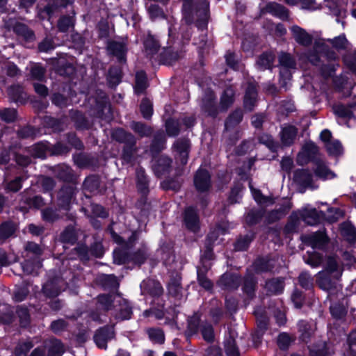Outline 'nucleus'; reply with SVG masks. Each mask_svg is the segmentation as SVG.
Segmentation results:
<instances>
[{"instance_id": "f257e3e1", "label": "nucleus", "mask_w": 356, "mask_h": 356, "mask_svg": "<svg viewBox=\"0 0 356 356\" xmlns=\"http://www.w3.org/2000/svg\"><path fill=\"white\" fill-rule=\"evenodd\" d=\"M183 1V22L189 25L193 22L194 15L199 19L197 20L196 26L199 29L204 30L207 25L209 3L202 0L198 3H193V0Z\"/></svg>"}, {"instance_id": "f03ea898", "label": "nucleus", "mask_w": 356, "mask_h": 356, "mask_svg": "<svg viewBox=\"0 0 356 356\" xmlns=\"http://www.w3.org/2000/svg\"><path fill=\"white\" fill-rule=\"evenodd\" d=\"M113 137L115 140L127 144L124 148L123 158L125 161L129 162L134 151L133 148L135 145L134 137L122 129H115L113 133Z\"/></svg>"}, {"instance_id": "7ed1b4c3", "label": "nucleus", "mask_w": 356, "mask_h": 356, "mask_svg": "<svg viewBox=\"0 0 356 356\" xmlns=\"http://www.w3.org/2000/svg\"><path fill=\"white\" fill-rule=\"evenodd\" d=\"M302 241L313 250H324L329 243V238L324 232H316L302 236Z\"/></svg>"}, {"instance_id": "20e7f679", "label": "nucleus", "mask_w": 356, "mask_h": 356, "mask_svg": "<svg viewBox=\"0 0 356 356\" xmlns=\"http://www.w3.org/2000/svg\"><path fill=\"white\" fill-rule=\"evenodd\" d=\"M212 259V252L209 248H207L203 257H202V266L197 267V281L199 284L206 290H210L213 287V283L206 276V273L209 270L210 265L205 264V260H210Z\"/></svg>"}, {"instance_id": "39448f33", "label": "nucleus", "mask_w": 356, "mask_h": 356, "mask_svg": "<svg viewBox=\"0 0 356 356\" xmlns=\"http://www.w3.org/2000/svg\"><path fill=\"white\" fill-rule=\"evenodd\" d=\"M340 279H334L331 275L325 272H318L316 275V284L323 291L330 294L334 293L339 290L338 282Z\"/></svg>"}, {"instance_id": "423d86ee", "label": "nucleus", "mask_w": 356, "mask_h": 356, "mask_svg": "<svg viewBox=\"0 0 356 356\" xmlns=\"http://www.w3.org/2000/svg\"><path fill=\"white\" fill-rule=\"evenodd\" d=\"M113 301L116 302L113 306L115 317L119 320L129 319L132 315V307L129 302L120 294L114 297Z\"/></svg>"}, {"instance_id": "0eeeda50", "label": "nucleus", "mask_w": 356, "mask_h": 356, "mask_svg": "<svg viewBox=\"0 0 356 356\" xmlns=\"http://www.w3.org/2000/svg\"><path fill=\"white\" fill-rule=\"evenodd\" d=\"M318 154V147L312 142L306 143L297 156V162L303 165L314 160Z\"/></svg>"}, {"instance_id": "6e6552de", "label": "nucleus", "mask_w": 356, "mask_h": 356, "mask_svg": "<svg viewBox=\"0 0 356 356\" xmlns=\"http://www.w3.org/2000/svg\"><path fill=\"white\" fill-rule=\"evenodd\" d=\"M321 272L331 275L334 279H340L343 272V265L335 256H329Z\"/></svg>"}, {"instance_id": "1a4fd4ad", "label": "nucleus", "mask_w": 356, "mask_h": 356, "mask_svg": "<svg viewBox=\"0 0 356 356\" xmlns=\"http://www.w3.org/2000/svg\"><path fill=\"white\" fill-rule=\"evenodd\" d=\"M65 286V282L60 277H56L47 281L43 286L44 294L49 298H54L59 295Z\"/></svg>"}, {"instance_id": "9d476101", "label": "nucleus", "mask_w": 356, "mask_h": 356, "mask_svg": "<svg viewBox=\"0 0 356 356\" xmlns=\"http://www.w3.org/2000/svg\"><path fill=\"white\" fill-rule=\"evenodd\" d=\"M299 217L309 225L316 224L319 220V216L316 209L303 208L300 211L293 212L291 216V219L298 220Z\"/></svg>"}, {"instance_id": "9b49d317", "label": "nucleus", "mask_w": 356, "mask_h": 356, "mask_svg": "<svg viewBox=\"0 0 356 356\" xmlns=\"http://www.w3.org/2000/svg\"><path fill=\"white\" fill-rule=\"evenodd\" d=\"M115 336L113 327H105L98 330L95 336L94 340L97 346L101 348H106L108 341L113 339Z\"/></svg>"}, {"instance_id": "f8f14e48", "label": "nucleus", "mask_w": 356, "mask_h": 356, "mask_svg": "<svg viewBox=\"0 0 356 356\" xmlns=\"http://www.w3.org/2000/svg\"><path fill=\"white\" fill-rule=\"evenodd\" d=\"M295 41L304 47H308L312 42V36L302 28L293 25L290 29Z\"/></svg>"}, {"instance_id": "ddd939ff", "label": "nucleus", "mask_w": 356, "mask_h": 356, "mask_svg": "<svg viewBox=\"0 0 356 356\" xmlns=\"http://www.w3.org/2000/svg\"><path fill=\"white\" fill-rule=\"evenodd\" d=\"M201 107L203 111L209 115H215L216 114V105L213 92L208 90L205 91L202 99Z\"/></svg>"}, {"instance_id": "4468645a", "label": "nucleus", "mask_w": 356, "mask_h": 356, "mask_svg": "<svg viewBox=\"0 0 356 356\" xmlns=\"http://www.w3.org/2000/svg\"><path fill=\"white\" fill-rule=\"evenodd\" d=\"M140 288L143 293H149L154 297L160 296L163 292L161 284L151 279L143 280L140 284Z\"/></svg>"}, {"instance_id": "2eb2a0df", "label": "nucleus", "mask_w": 356, "mask_h": 356, "mask_svg": "<svg viewBox=\"0 0 356 356\" xmlns=\"http://www.w3.org/2000/svg\"><path fill=\"white\" fill-rule=\"evenodd\" d=\"M194 184L197 191L202 192L207 191L211 186L208 171L204 169L198 170L194 178Z\"/></svg>"}, {"instance_id": "dca6fc26", "label": "nucleus", "mask_w": 356, "mask_h": 356, "mask_svg": "<svg viewBox=\"0 0 356 356\" xmlns=\"http://www.w3.org/2000/svg\"><path fill=\"white\" fill-rule=\"evenodd\" d=\"M177 152V159H179L181 165H185L188 161L190 142L188 139H181L174 145Z\"/></svg>"}, {"instance_id": "f3484780", "label": "nucleus", "mask_w": 356, "mask_h": 356, "mask_svg": "<svg viewBox=\"0 0 356 356\" xmlns=\"http://www.w3.org/2000/svg\"><path fill=\"white\" fill-rule=\"evenodd\" d=\"M74 195V188L72 186L62 188L58 193V201L61 208L65 210L70 209V204Z\"/></svg>"}, {"instance_id": "a211bd4d", "label": "nucleus", "mask_w": 356, "mask_h": 356, "mask_svg": "<svg viewBox=\"0 0 356 356\" xmlns=\"http://www.w3.org/2000/svg\"><path fill=\"white\" fill-rule=\"evenodd\" d=\"M184 222L188 229L193 232H196L199 228V218L196 211L188 207L185 211Z\"/></svg>"}, {"instance_id": "6ab92c4d", "label": "nucleus", "mask_w": 356, "mask_h": 356, "mask_svg": "<svg viewBox=\"0 0 356 356\" xmlns=\"http://www.w3.org/2000/svg\"><path fill=\"white\" fill-rule=\"evenodd\" d=\"M316 327L314 323L305 321H300L298 323V331L300 332V339L305 343H307L314 334Z\"/></svg>"}, {"instance_id": "aec40b11", "label": "nucleus", "mask_w": 356, "mask_h": 356, "mask_svg": "<svg viewBox=\"0 0 356 356\" xmlns=\"http://www.w3.org/2000/svg\"><path fill=\"white\" fill-rule=\"evenodd\" d=\"M172 160L165 156H161L155 161L153 169L157 176H161L169 172Z\"/></svg>"}, {"instance_id": "412c9836", "label": "nucleus", "mask_w": 356, "mask_h": 356, "mask_svg": "<svg viewBox=\"0 0 356 356\" xmlns=\"http://www.w3.org/2000/svg\"><path fill=\"white\" fill-rule=\"evenodd\" d=\"M257 92L254 84H249L244 97V106L248 111H252L257 102Z\"/></svg>"}, {"instance_id": "4be33fe9", "label": "nucleus", "mask_w": 356, "mask_h": 356, "mask_svg": "<svg viewBox=\"0 0 356 356\" xmlns=\"http://www.w3.org/2000/svg\"><path fill=\"white\" fill-rule=\"evenodd\" d=\"M291 208V203L289 200H286L284 204L278 209L270 211L266 216V220L271 223L280 220L286 213Z\"/></svg>"}, {"instance_id": "5701e85b", "label": "nucleus", "mask_w": 356, "mask_h": 356, "mask_svg": "<svg viewBox=\"0 0 356 356\" xmlns=\"http://www.w3.org/2000/svg\"><path fill=\"white\" fill-rule=\"evenodd\" d=\"M108 51L110 54L115 56L120 61L124 60V56L127 51L124 42L111 41L108 44Z\"/></svg>"}, {"instance_id": "b1692460", "label": "nucleus", "mask_w": 356, "mask_h": 356, "mask_svg": "<svg viewBox=\"0 0 356 356\" xmlns=\"http://www.w3.org/2000/svg\"><path fill=\"white\" fill-rule=\"evenodd\" d=\"M298 129L293 126L284 127L281 132V140L284 145L289 146L292 145L296 138Z\"/></svg>"}, {"instance_id": "393cba45", "label": "nucleus", "mask_w": 356, "mask_h": 356, "mask_svg": "<svg viewBox=\"0 0 356 356\" xmlns=\"http://www.w3.org/2000/svg\"><path fill=\"white\" fill-rule=\"evenodd\" d=\"M314 48L315 51L317 53H320V55H316V54H310L308 56V60L309 62H311L313 65H318L320 62V59L322 57H324L323 55L324 51H325V40L323 39H318L315 40Z\"/></svg>"}, {"instance_id": "a878e982", "label": "nucleus", "mask_w": 356, "mask_h": 356, "mask_svg": "<svg viewBox=\"0 0 356 356\" xmlns=\"http://www.w3.org/2000/svg\"><path fill=\"white\" fill-rule=\"evenodd\" d=\"M356 108V99L348 106L337 104L333 106L334 113L341 118H350L353 116V109Z\"/></svg>"}, {"instance_id": "bb28decb", "label": "nucleus", "mask_w": 356, "mask_h": 356, "mask_svg": "<svg viewBox=\"0 0 356 356\" xmlns=\"http://www.w3.org/2000/svg\"><path fill=\"white\" fill-rule=\"evenodd\" d=\"M340 232L343 237L350 243L356 241V229L349 222H345L340 226Z\"/></svg>"}, {"instance_id": "cd10ccee", "label": "nucleus", "mask_w": 356, "mask_h": 356, "mask_svg": "<svg viewBox=\"0 0 356 356\" xmlns=\"http://www.w3.org/2000/svg\"><path fill=\"white\" fill-rule=\"evenodd\" d=\"M267 9L269 13L282 20H285L289 18V11L282 5L276 3H270L267 6Z\"/></svg>"}, {"instance_id": "c85d7f7f", "label": "nucleus", "mask_w": 356, "mask_h": 356, "mask_svg": "<svg viewBox=\"0 0 356 356\" xmlns=\"http://www.w3.org/2000/svg\"><path fill=\"white\" fill-rule=\"evenodd\" d=\"M296 180L302 186L312 189L315 188L312 184V175L306 170H302L296 173Z\"/></svg>"}, {"instance_id": "c756f323", "label": "nucleus", "mask_w": 356, "mask_h": 356, "mask_svg": "<svg viewBox=\"0 0 356 356\" xmlns=\"http://www.w3.org/2000/svg\"><path fill=\"white\" fill-rule=\"evenodd\" d=\"M8 95L12 101L17 103H24L26 99V95L23 88L19 86H13L8 88Z\"/></svg>"}, {"instance_id": "7c9ffc66", "label": "nucleus", "mask_w": 356, "mask_h": 356, "mask_svg": "<svg viewBox=\"0 0 356 356\" xmlns=\"http://www.w3.org/2000/svg\"><path fill=\"white\" fill-rule=\"evenodd\" d=\"M47 356H61L65 352L64 346L60 341L51 339L47 343Z\"/></svg>"}, {"instance_id": "2f4dec72", "label": "nucleus", "mask_w": 356, "mask_h": 356, "mask_svg": "<svg viewBox=\"0 0 356 356\" xmlns=\"http://www.w3.org/2000/svg\"><path fill=\"white\" fill-rule=\"evenodd\" d=\"M274 60V54L271 53H264L258 58L257 61V66L260 70L270 69L273 65Z\"/></svg>"}, {"instance_id": "473e14b6", "label": "nucleus", "mask_w": 356, "mask_h": 356, "mask_svg": "<svg viewBox=\"0 0 356 356\" xmlns=\"http://www.w3.org/2000/svg\"><path fill=\"white\" fill-rule=\"evenodd\" d=\"M332 350L325 342H321L310 349V356H332Z\"/></svg>"}, {"instance_id": "72a5a7b5", "label": "nucleus", "mask_w": 356, "mask_h": 356, "mask_svg": "<svg viewBox=\"0 0 356 356\" xmlns=\"http://www.w3.org/2000/svg\"><path fill=\"white\" fill-rule=\"evenodd\" d=\"M145 51L147 56H153L159 49V44L151 35H148L144 41Z\"/></svg>"}, {"instance_id": "f704fd0d", "label": "nucleus", "mask_w": 356, "mask_h": 356, "mask_svg": "<svg viewBox=\"0 0 356 356\" xmlns=\"http://www.w3.org/2000/svg\"><path fill=\"white\" fill-rule=\"evenodd\" d=\"M303 258L306 264L314 268L318 266L323 261L322 254L314 250L312 252H307V255H305Z\"/></svg>"}, {"instance_id": "c9c22d12", "label": "nucleus", "mask_w": 356, "mask_h": 356, "mask_svg": "<svg viewBox=\"0 0 356 356\" xmlns=\"http://www.w3.org/2000/svg\"><path fill=\"white\" fill-rule=\"evenodd\" d=\"M60 240L65 243L74 244L77 240V233L72 226H69L61 233Z\"/></svg>"}, {"instance_id": "e433bc0d", "label": "nucleus", "mask_w": 356, "mask_h": 356, "mask_svg": "<svg viewBox=\"0 0 356 356\" xmlns=\"http://www.w3.org/2000/svg\"><path fill=\"white\" fill-rule=\"evenodd\" d=\"M136 184L138 189L142 193H146L147 192V180L145 174V170L142 168L136 170Z\"/></svg>"}, {"instance_id": "4c0bfd02", "label": "nucleus", "mask_w": 356, "mask_h": 356, "mask_svg": "<svg viewBox=\"0 0 356 356\" xmlns=\"http://www.w3.org/2000/svg\"><path fill=\"white\" fill-rule=\"evenodd\" d=\"M147 86V76L143 71L138 72L136 74L135 92L137 94L142 93Z\"/></svg>"}, {"instance_id": "58836bf2", "label": "nucleus", "mask_w": 356, "mask_h": 356, "mask_svg": "<svg viewBox=\"0 0 356 356\" xmlns=\"http://www.w3.org/2000/svg\"><path fill=\"white\" fill-rule=\"evenodd\" d=\"M266 288L271 293H280L283 291L284 282L282 279H273L266 283Z\"/></svg>"}, {"instance_id": "ea45409f", "label": "nucleus", "mask_w": 356, "mask_h": 356, "mask_svg": "<svg viewBox=\"0 0 356 356\" xmlns=\"http://www.w3.org/2000/svg\"><path fill=\"white\" fill-rule=\"evenodd\" d=\"M250 188L254 199L259 204L269 206L274 203V200L271 197L264 196L259 190L254 188L250 184Z\"/></svg>"}, {"instance_id": "a19ab883", "label": "nucleus", "mask_w": 356, "mask_h": 356, "mask_svg": "<svg viewBox=\"0 0 356 356\" xmlns=\"http://www.w3.org/2000/svg\"><path fill=\"white\" fill-rule=\"evenodd\" d=\"M315 174L318 177L324 179H332L334 177V174L321 161L317 163Z\"/></svg>"}, {"instance_id": "79ce46f5", "label": "nucleus", "mask_w": 356, "mask_h": 356, "mask_svg": "<svg viewBox=\"0 0 356 356\" xmlns=\"http://www.w3.org/2000/svg\"><path fill=\"white\" fill-rule=\"evenodd\" d=\"M114 294L112 296L109 295H99L97 298L98 302L100 306L105 310H109L113 308L114 305L116 304L115 302L113 301L114 297L117 295Z\"/></svg>"}, {"instance_id": "37998d69", "label": "nucleus", "mask_w": 356, "mask_h": 356, "mask_svg": "<svg viewBox=\"0 0 356 356\" xmlns=\"http://www.w3.org/2000/svg\"><path fill=\"white\" fill-rule=\"evenodd\" d=\"M146 332L152 341L159 343H163L164 334L160 328H148Z\"/></svg>"}, {"instance_id": "c03bdc74", "label": "nucleus", "mask_w": 356, "mask_h": 356, "mask_svg": "<svg viewBox=\"0 0 356 356\" xmlns=\"http://www.w3.org/2000/svg\"><path fill=\"white\" fill-rule=\"evenodd\" d=\"M56 173L58 177L65 181H70L73 177L72 169L65 165H58L56 168Z\"/></svg>"}, {"instance_id": "a18cd8bd", "label": "nucleus", "mask_w": 356, "mask_h": 356, "mask_svg": "<svg viewBox=\"0 0 356 356\" xmlns=\"http://www.w3.org/2000/svg\"><path fill=\"white\" fill-rule=\"evenodd\" d=\"M325 148L330 155L338 156L343 152L342 145L338 140L334 139L331 142L326 143Z\"/></svg>"}, {"instance_id": "49530a36", "label": "nucleus", "mask_w": 356, "mask_h": 356, "mask_svg": "<svg viewBox=\"0 0 356 356\" xmlns=\"http://www.w3.org/2000/svg\"><path fill=\"white\" fill-rule=\"evenodd\" d=\"M234 89L231 87L226 88L225 90V91L223 92L222 97H221L220 104H221L222 106L224 108H227L234 102Z\"/></svg>"}, {"instance_id": "de8ad7c7", "label": "nucleus", "mask_w": 356, "mask_h": 356, "mask_svg": "<svg viewBox=\"0 0 356 356\" xmlns=\"http://www.w3.org/2000/svg\"><path fill=\"white\" fill-rule=\"evenodd\" d=\"M42 266V264L39 260L31 261H25L22 264V267L24 273L26 274H33Z\"/></svg>"}, {"instance_id": "09e8293b", "label": "nucleus", "mask_w": 356, "mask_h": 356, "mask_svg": "<svg viewBox=\"0 0 356 356\" xmlns=\"http://www.w3.org/2000/svg\"><path fill=\"white\" fill-rule=\"evenodd\" d=\"M101 282L105 289H116L119 286L117 277L113 275H102Z\"/></svg>"}, {"instance_id": "8fccbe9b", "label": "nucleus", "mask_w": 356, "mask_h": 356, "mask_svg": "<svg viewBox=\"0 0 356 356\" xmlns=\"http://www.w3.org/2000/svg\"><path fill=\"white\" fill-rule=\"evenodd\" d=\"M15 227L10 222L3 223L0 226V241H4L13 234Z\"/></svg>"}, {"instance_id": "3c124183", "label": "nucleus", "mask_w": 356, "mask_h": 356, "mask_svg": "<svg viewBox=\"0 0 356 356\" xmlns=\"http://www.w3.org/2000/svg\"><path fill=\"white\" fill-rule=\"evenodd\" d=\"M147 10L150 18L153 20L163 18L165 16L163 10L158 5L152 3L147 4Z\"/></svg>"}, {"instance_id": "603ef678", "label": "nucleus", "mask_w": 356, "mask_h": 356, "mask_svg": "<svg viewBox=\"0 0 356 356\" xmlns=\"http://www.w3.org/2000/svg\"><path fill=\"white\" fill-rule=\"evenodd\" d=\"M280 64L286 69L294 68L296 62L289 54L282 53L279 56Z\"/></svg>"}, {"instance_id": "864d4df0", "label": "nucleus", "mask_w": 356, "mask_h": 356, "mask_svg": "<svg viewBox=\"0 0 356 356\" xmlns=\"http://www.w3.org/2000/svg\"><path fill=\"white\" fill-rule=\"evenodd\" d=\"M140 111L143 118L149 119L152 115V104L150 100L145 98L140 104Z\"/></svg>"}, {"instance_id": "5fc2aeb1", "label": "nucleus", "mask_w": 356, "mask_h": 356, "mask_svg": "<svg viewBox=\"0 0 356 356\" xmlns=\"http://www.w3.org/2000/svg\"><path fill=\"white\" fill-rule=\"evenodd\" d=\"M327 40L331 44H332L334 48L337 49H345L348 48V46L349 44L348 41L347 40L344 35H341L334 38L332 40L329 39Z\"/></svg>"}, {"instance_id": "6e6d98bb", "label": "nucleus", "mask_w": 356, "mask_h": 356, "mask_svg": "<svg viewBox=\"0 0 356 356\" xmlns=\"http://www.w3.org/2000/svg\"><path fill=\"white\" fill-rule=\"evenodd\" d=\"M298 281L300 286L305 289H309L313 286L314 280L308 273H302L299 275Z\"/></svg>"}, {"instance_id": "4d7b16f0", "label": "nucleus", "mask_w": 356, "mask_h": 356, "mask_svg": "<svg viewBox=\"0 0 356 356\" xmlns=\"http://www.w3.org/2000/svg\"><path fill=\"white\" fill-rule=\"evenodd\" d=\"M330 312L334 318L341 319L346 314V309L341 304H333L330 306Z\"/></svg>"}, {"instance_id": "13d9d810", "label": "nucleus", "mask_w": 356, "mask_h": 356, "mask_svg": "<svg viewBox=\"0 0 356 356\" xmlns=\"http://www.w3.org/2000/svg\"><path fill=\"white\" fill-rule=\"evenodd\" d=\"M225 348L227 356H239L236 341L234 339H227L225 343Z\"/></svg>"}, {"instance_id": "bf43d9fd", "label": "nucleus", "mask_w": 356, "mask_h": 356, "mask_svg": "<svg viewBox=\"0 0 356 356\" xmlns=\"http://www.w3.org/2000/svg\"><path fill=\"white\" fill-rule=\"evenodd\" d=\"M45 69L38 64L34 65L31 70V78L42 81L44 79Z\"/></svg>"}, {"instance_id": "052dcab7", "label": "nucleus", "mask_w": 356, "mask_h": 356, "mask_svg": "<svg viewBox=\"0 0 356 356\" xmlns=\"http://www.w3.org/2000/svg\"><path fill=\"white\" fill-rule=\"evenodd\" d=\"M243 118V113L241 110L235 111L232 113L225 122V127L228 129L229 127L238 124Z\"/></svg>"}, {"instance_id": "680f3d73", "label": "nucleus", "mask_w": 356, "mask_h": 356, "mask_svg": "<svg viewBox=\"0 0 356 356\" xmlns=\"http://www.w3.org/2000/svg\"><path fill=\"white\" fill-rule=\"evenodd\" d=\"M33 346V343L29 341L19 343L15 348L16 356H26Z\"/></svg>"}, {"instance_id": "e2e57ef3", "label": "nucleus", "mask_w": 356, "mask_h": 356, "mask_svg": "<svg viewBox=\"0 0 356 356\" xmlns=\"http://www.w3.org/2000/svg\"><path fill=\"white\" fill-rule=\"evenodd\" d=\"M131 128L141 136H148L151 134V129L140 122H133Z\"/></svg>"}, {"instance_id": "0e129e2a", "label": "nucleus", "mask_w": 356, "mask_h": 356, "mask_svg": "<svg viewBox=\"0 0 356 356\" xmlns=\"http://www.w3.org/2000/svg\"><path fill=\"white\" fill-rule=\"evenodd\" d=\"M121 79V71L119 68L112 67L108 71V81L115 86L118 84Z\"/></svg>"}, {"instance_id": "69168bd1", "label": "nucleus", "mask_w": 356, "mask_h": 356, "mask_svg": "<svg viewBox=\"0 0 356 356\" xmlns=\"http://www.w3.org/2000/svg\"><path fill=\"white\" fill-rule=\"evenodd\" d=\"M252 240V236L250 235H245L244 237L238 238L235 243V249L238 251L246 250Z\"/></svg>"}, {"instance_id": "338daca9", "label": "nucleus", "mask_w": 356, "mask_h": 356, "mask_svg": "<svg viewBox=\"0 0 356 356\" xmlns=\"http://www.w3.org/2000/svg\"><path fill=\"white\" fill-rule=\"evenodd\" d=\"M0 118L6 122H11L16 118L15 109L6 108L0 111Z\"/></svg>"}, {"instance_id": "774afa93", "label": "nucleus", "mask_w": 356, "mask_h": 356, "mask_svg": "<svg viewBox=\"0 0 356 356\" xmlns=\"http://www.w3.org/2000/svg\"><path fill=\"white\" fill-rule=\"evenodd\" d=\"M350 356H356V331H352L348 337Z\"/></svg>"}]
</instances>
